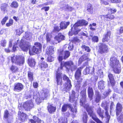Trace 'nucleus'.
<instances>
[{
	"mask_svg": "<svg viewBox=\"0 0 123 123\" xmlns=\"http://www.w3.org/2000/svg\"><path fill=\"white\" fill-rule=\"evenodd\" d=\"M18 114L19 115H20V120L21 121L24 122L26 120L27 117L26 114L19 111Z\"/></svg>",
	"mask_w": 123,
	"mask_h": 123,
	"instance_id": "obj_21",
	"label": "nucleus"
},
{
	"mask_svg": "<svg viewBox=\"0 0 123 123\" xmlns=\"http://www.w3.org/2000/svg\"><path fill=\"white\" fill-rule=\"evenodd\" d=\"M117 120L118 122H120L121 123H123V112L121 113L119 116L118 117Z\"/></svg>",
	"mask_w": 123,
	"mask_h": 123,
	"instance_id": "obj_43",
	"label": "nucleus"
},
{
	"mask_svg": "<svg viewBox=\"0 0 123 123\" xmlns=\"http://www.w3.org/2000/svg\"><path fill=\"white\" fill-rule=\"evenodd\" d=\"M97 73L98 75H99L100 77L102 78L103 77V72L101 70H99Z\"/></svg>",
	"mask_w": 123,
	"mask_h": 123,
	"instance_id": "obj_52",
	"label": "nucleus"
},
{
	"mask_svg": "<svg viewBox=\"0 0 123 123\" xmlns=\"http://www.w3.org/2000/svg\"><path fill=\"white\" fill-rule=\"evenodd\" d=\"M60 3L61 5V9L62 10L71 11L73 9L72 7L69 6L68 4L63 1L61 2Z\"/></svg>",
	"mask_w": 123,
	"mask_h": 123,
	"instance_id": "obj_16",
	"label": "nucleus"
},
{
	"mask_svg": "<svg viewBox=\"0 0 123 123\" xmlns=\"http://www.w3.org/2000/svg\"><path fill=\"white\" fill-rule=\"evenodd\" d=\"M69 108L70 109V111L73 112V113L74 114L76 113L77 112V108L76 105L74 106V108H73L71 107H71H70Z\"/></svg>",
	"mask_w": 123,
	"mask_h": 123,
	"instance_id": "obj_48",
	"label": "nucleus"
},
{
	"mask_svg": "<svg viewBox=\"0 0 123 123\" xmlns=\"http://www.w3.org/2000/svg\"><path fill=\"white\" fill-rule=\"evenodd\" d=\"M81 47L82 49L84 50L87 52H89L91 51V49L89 47L85 45L82 44L81 46Z\"/></svg>",
	"mask_w": 123,
	"mask_h": 123,
	"instance_id": "obj_39",
	"label": "nucleus"
},
{
	"mask_svg": "<svg viewBox=\"0 0 123 123\" xmlns=\"http://www.w3.org/2000/svg\"><path fill=\"white\" fill-rule=\"evenodd\" d=\"M8 6L7 4L4 3L2 4L1 7V10L4 12L7 11L6 7Z\"/></svg>",
	"mask_w": 123,
	"mask_h": 123,
	"instance_id": "obj_38",
	"label": "nucleus"
},
{
	"mask_svg": "<svg viewBox=\"0 0 123 123\" xmlns=\"http://www.w3.org/2000/svg\"><path fill=\"white\" fill-rule=\"evenodd\" d=\"M53 33H46V40L47 43H49L51 40V39L52 37V34Z\"/></svg>",
	"mask_w": 123,
	"mask_h": 123,
	"instance_id": "obj_29",
	"label": "nucleus"
},
{
	"mask_svg": "<svg viewBox=\"0 0 123 123\" xmlns=\"http://www.w3.org/2000/svg\"><path fill=\"white\" fill-rule=\"evenodd\" d=\"M119 61L117 59L116 56L112 57L110 59V65L112 68L119 66Z\"/></svg>",
	"mask_w": 123,
	"mask_h": 123,
	"instance_id": "obj_13",
	"label": "nucleus"
},
{
	"mask_svg": "<svg viewBox=\"0 0 123 123\" xmlns=\"http://www.w3.org/2000/svg\"><path fill=\"white\" fill-rule=\"evenodd\" d=\"M111 35L110 31H108L107 34H105L102 40V41L103 42L105 41H108L110 38V36Z\"/></svg>",
	"mask_w": 123,
	"mask_h": 123,
	"instance_id": "obj_28",
	"label": "nucleus"
},
{
	"mask_svg": "<svg viewBox=\"0 0 123 123\" xmlns=\"http://www.w3.org/2000/svg\"><path fill=\"white\" fill-rule=\"evenodd\" d=\"M93 69L92 67H87L85 69L83 72L84 74H91V71H90V70H91Z\"/></svg>",
	"mask_w": 123,
	"mask_h": 123,
	"instance_id": "obj_33",
	"label": "nucleus"
},
{
	"mask_svg": "<svg viewBox=\"0 0 123 123\" xmlns=\"http://www.w3.org/2000/svg\"><path fill=\"white\" fill-rule=\"evenodd\" d=\"M123 107L122 105L120 103H118L117 104L116 106V114L118 116L119 113L122 111Z\"/></svg>",
	"mask_w": 123,
	"mask_h": 123,
	"instance_id": "obj_19",
	"label": "nucleus"
},
{
	"mask_svg": "<svg viewBox=\"0 0 123 123\" xmlns=\"http://www.w3.org/2000/svg\"><path fill=\"white\" fill-rule=\"evenodd\" d=\"M101 3L102 4L105 5H108L109 4L108 1L104 0H101Z\"/></svg>",
	"mask_w": 123,
	"mask_h": 123,
	"instance_id": "obj_64",
	"label": "nucleus"
},
{
	"mask_svg": "<svg viewBox=\"0 0 123 123\" xmlns=\"http://www.w3.org/2000/svg\"><path fill=\"white\" fill-rule=\"evenodd\" d=\"M108 103L106 101H104L102 104V106L104 107L105 109H108Z\"/></svg>",
	"mask_w": 123,
	"mask_h": 123,
	"instance_id": "obj_40",
	"label": "nucleus"
},
{
	"mask_svg": "<svg viewBox=\"0 0 123 123\" xmlns=\"http://www.w3.org/2000/svg\"><path fill=\"white\" fill-rule=\"evenodd\" d=\"M61 69H62L63 67L64 66L67 70H70L72 71L74 70L77 67L76 66L74 65L73 62L71 61L65 62H62L61 63Z\"/></svg>",
	"mask_w": 123,
	"mask_h": 123,
	"instance_id": "obj_4",
	"label": "nucleus"
},
{
	"mask_svg": "<svg viewBox=\"0 0 123 123\" xmlns=\"http://www.w3.org/2000/svg\"><path fill=\"white\" fill-rule=\"evenodd\" d=\"M69 22H62L60 24V28L61 29H65L67 27V26L69 25Z\"/></svg>",
	"mask_w": 123,
	"mask_h": 123,
	"instance_id": "obj_27",
	"label": "nucleus"
},
{
	"mask_svg": "<svg viewBox=\"0 0 123 123\" xmlns=\"http://www.w3.org/2000/svg\"><path fill=\"white\" fill-rule=\"evenodd\" d=\"M70 53L68 51L64 52L62 50L60 52L59 57L58 60L60 61H62L63 59H66L70 56Z\"/></svg>",
	"mask_w": 123,
	"mask_h": 123,
	"instance_id": "obj_10",
	"label": "nucleus"
},
{
	"mask_svg": "<svg viewBox=\"0 0 123 123\" xmlns=\"http://www.w3.org/2000/svg\"><path fill=\"white\" fill-rule=\"evenodd\" d=\"M87 117V113L86 112H84L83 114L82 118L83 121L84 123H86Z\"/></svg>",
	"mask_w": 123,
	"mask_h": 123,
	"instance_id": "obj_41",
	"label": "nucleus"
},
{
	"mask_svg": "<svg viewBox=\"0 0 123 123\" xmlns=\"http://www.w3.org/2000/svg\"><path fill=\"white\" fill-rule=\"evenodd\" d=\"M14 42H15L14 40H10L9 42V47L7 48H6L5 49V51L6 52H9L11 51V49L10 48L12 47V42L14 43Z\"/></svg>",
	"mask_w": 123,
	"mask_h": 123,
	"instance_id": "obj_30",
	"label": "nucleus"
},
{
	"mask_svg": "<svg viewBox=\"0 0 123 123\" xmlns=\"http://www.w3.org/2000/svg\"><path fill=\"white\" fill-rule=\"evenodd\" d=\"M9 114L8 111L6 110L5 111L4 114V117L6 118H8L9 117Z\"/></svg>",
	"mask_w": 123,
	"mask_h": 123,
	"instance_id": "obj_53",
	"label": "nucleus"
},
{
	"mask_svg": "<svg viewBox=\"0 0 123 123\" xmlns=\"http://www.w3.org/2000/svg\"><path fill=\"white\" fill-rule=\"evenodd\" d=\"M18 6V4L16 1H13L11 3V7H14L15 8H17Z\"/></svg>",
	"mask_w": 123,
	"mask_h": 123,
	"instance_id": "obj_46",
	"label": "nucleus"
},
{
	"mask_svg": "<svg viewBox=\"0 0 123 123\" xmlns=\"http://www.w3.org/2000/svg\"><path fill=\"white\" fill-rule=\"evenodd\" d=\"M87 10L88 12L91 13H92V12L93 8L92 5L91 4H89L88 5Z\"/></svg>",
	"mask_w": 123,
	"mask_h": 123,
	"instance_id": "obj_44",
	"label": "nucleus"
},
{
	"mask_svg": "<svg viewBox=\"0 0 123 123\" xmlns=\"http://www.w3.org/2000/svg\"><path fill=\"white\" fill-rule=\"evenodd\" d=\"M14 40L15 42H14V43L12 42V43L13 44V48L12 49H11V51H15L17 49V47L15 46L19 42V41L18 40H17L16 41L15 40Z\"/></svg>",
	"mask_w": 123,
	"mask_h": 123,
	"instance_id": "obj_36",
	"label": "nucleus"
},
{
	"mask_svg": "<svg viewBox=\"0 0 123 123\" xmlns=\"http://www.w3.org/2000/svg\"><path fill=\"white\" fill-rule=\"evenodd\" d=\"M23 106L25 110L29 111L34 107V104L32 100H30L24 102Z\"/></svg>",
	"mask_w": 123,
	"mask_h": 123,
	"instance_id": "obj_8",
	"label": "nucleus"
},
{
	"mask_svg": "<svg viewBox=\"0 0 123 123\" xmlns=\"http://www.w3.org/2000/svg\"><path fill=\"white\" fill-rule=\"evenodd\" d=\"M30 45V43L29 42L24 41L23 40H22L19 44L20 48L24 51H26L29 48Z\"/></svg>",
	"mask_w": 123,
	"mask_h": 123,
	"instance_id": "obj_11",
	"label": "nucleus"
},
{
	"mask_svg": "<svg viewBox=\"0 0 123 123\" xmlns=\"http://www.w3.org/2000/svg\"><path fill=\"white\" fill-rule=\"evenodd\" d=\"M98 38L97 36H94L92 38V40L93 42H98Z\"/></svg>",
	"mask_w": 123,
	"mask_h": 123,
	"instance_id": "obj_57",
	"label": "nucleus"
},
{
	"mask_svg": "<svg viewBox=\"0 0 123 123\" xmlns=\"http://www.w3.org/2000/svg\"><path fill=\"white\" fill-rule=\"evenodd\" d=\"M108 76L110 82L111 83V81H113L114 79L113 75L110 73H109L108 74Z\"/></svg>",
	"mask_w": 123,
	"mask_h": 123,
	"instance_id": "obj_51",
	"label": "nucleus"
},
{
	"mask_svg": "<svg viewBox=\"0 0 123 123\" xmlns=\"http://www.w3.org/2000/svg\"><path fill=\"white\" fill-rule=\"evenodd\" d=\"M109 11L111 13H114L117 11V10L114 8H110L109 9Z\"/></svg>",
	"mask_w": 123,
	"mask_h": 123,
	"instance_id": "obj_60",
	"label": "nucleus"
},
{
	"mask_svg": "<svg viewBox=\"0 0 123 123\" xmlns=\"http://www.w3.org/2000/svg\"><path fill=\"white\" fill-rule=\"evenodd\" d=\"M63 78L64 80L66 81L64 88V90L67 92L68 91H69L72 85L71 81L69 78L65 75L63 76Z\"/></svg>",
	"mask_w": 123,
	"mask_h": 123,
	"instance_id": "obj_9",
	"label": "nucleus"
},
{
	"mask_svg": "<svg viewBox=\"0 0 123 123\" xmlns=\"http://www.w3.org/2000/svg\"><path fill=\"white\" fill-rule=\"evenodd\" d=\"M101 95L98 91H96L95 101L96 103H99L101 99Z\"/></svg>",
	"mask_w": 123,
	"mask_h": 123,
	"instance_id": "obj_18",
	"label": "nucleus"
},
{
	"mask_svg": "<svg viewBox=\"0 0 123 123\" xmlns=\"http://www.w3.org/2000/svg\"><path fill=\"white\" fill-rule=\"evenodd\" d=\"M17 34L18 35H20L22 33V30L21 29H19L16 30Z\"/></svg>",
	"mask_w": 123,
	"mask_h": 123,
	"instance_id": "obj_63",
	"label": "nucleus"
},
{
	"mask_svg": "<svg viewBox=\"0 0 123 123\" xmlns=\"http://www.w3.org/2000/svg\"><path fill=\"white\" fill-rule=\"evenodd\" d=\"M58 123H66L65 118L63 117H61L59 119Z\"/></svg>",
	"mask_w": 123,
	"mask_h": 123,
	"instance_id": "obj_49",
	"label": "nucleus"
},
{
	"mask_svg": "<svg viewBox=\"0 0 123 123\" xmlns=\"http://www.w3.org/2000/svg\"><path fill=\"white\" fill-rule=\"evenodd\" d=\"M65 37L62 35L61 33L58 34L57 35H56L54 37V41L53 43H60L62 40H64Z\"/></svg>",
	"mask_w": 123,
	"mask_h": 123,
	"instance_id": "obj_14",
	"label": "nucleus"
},
{
	"mask_svg": "<svg viewBox=\"0 0 123 123\" xmlns=\"http://www.w3.org/2000/svg\"><path fill=\"white\" fill-rule=\"evenodd\" d=\"M11 60L12 62L20 65L23 64L25 62L24 57L21 56H14L12 57Z\"/></svg>",
	"mask_w": 123,
	"mask_h": 123,
	"instance_id": "obj_6",
	"label": "nucleus"
},
{
	"mask_svg": "<svg viewBox=\"0 0 123 123\" xmlns=\"http://www.w3.org/2000/svg\"><path fill=\"white\" fill-rule=\"evenodd\" d=\"M67 46L68 47V49L70 50H72L73 48V45L72 44L71 45H65L64 46V48H66V47Z\"/></svg>",
	"mask_w": 123,
	"mask_h": 123,
	"instance_id": "obj_56",
	"label": "nucleus"
},
{
	"mask_svg": "<svg viewBox=\"0 0 123 123\" xmlns=\"http://www.w3.org/2000/svg\"><path fill=\"white\" fill-rule=\"evenodd\" d=\"M49 93V90L46 89H43V92L41 95H39L37 97L36 99V103L39 104L41 102V101L43 100L48 96Z\"/></svg>",
	"mask_w": 123,
	"mask_h": 123,
	"instance_id": "obj_5",
	"label": "nucleus"
},
{
	"mask_svg": "<svg viewBox=\"0 0 123 123\" xmlns=\"http://www.w3.org/2000/svg\"><path fill=\"white\" fill-rule=\"evenodd\" d=\"M54 55L50 56L48 57V60L49 62H51L54 60Z\"/></svg>",
	"mask_w": 123,
	"mask_h": 123,
	"instance_id": "obj_54",
	"label": "nucleus"
},
{
	"mask_svg": "<svg viewBox=\"0 0 123 123\" xmlns=\"http://www.w3.org/2000/svg\"><path fill=\"white\" fill-rule=\"evenodd\" d=\"M115 105L114 103L113 102H111L110 106V112H111V111L113 109V107Z\"/></svg>",
	"mask_w": 123,
	"mask_h": 123,
	"instance_id": "obj_62",
	"label": "nucleus"
},
{
	"mask_svg": "<svg viewBox=\"0 0 123 123\" xmlns=\"http://www.w3.org/2000/svg\"><path fill=\"white\" fill-rule=\"evenodd\" d=\"M82 68H78L75 72V79L77 80V82L76 85L75 86L76 89L78 92L80 88L81 84L82 79L81 77V70Z\"/></svg>",
	"mask_w": 123,
	"mask_h": 123,
	"instance_id": "obj_3",
	"label": "nucleus"
},
{
	"mask_svg": "<svg viewBox=\"0 0 123 123\" xmlns=\"http://www.w3.org/2000/svg\"><path fill=\"white\" fill-rule=\"evenodd\" d=\"M108 109H105V115L108 119L109 120L110 118V116L109 115L108 112Z\"/></svg>",
	"mask_w": 123,
	"mask_h": 123,
	"instance_id": "obj_58",
	"label": "nucleus"
},
{
	"mask_svg": "<svg viewBox=\"0 0 123 123\" xmlns=\"http://www.w3.org/2000/svg\"><path fill=\"white\" fill-rule=\"evenodd\" d=\"M11 70L13 72H15L18 71V68L16 66L12 65L11 67L10 68Z\"/></svg>",
	"mask_w": 123,
	"mask_h": 123,
	"instance_id": "obj_47",
	"label": "nucleus"
},
{
	"mask_svg": "<svg viewBox=\"0 0 123 123\" xmlns=\"http://www.w3.org/2000/svg\"><path fill=\"white\" fill-rule=\"evenodd\" d=\"M88 97L90 100L92 99L94 94L93 90L92 87H89L88 88Z\"/></svg>",
	"mask_w": 123,
	"mask_h": 123,
	"instance_id": "obj_22",
	"label": "nucleus"
},
{
	"mask_svg": "<svg viewBox=\"0 0 123 123\" xmlns=\"http://www.w3.org/2000/svg\"><path fill=\"white\" fill-rule=\"evenodd\" d=\"M112 68H113V71L115 74H119L121 72V68L119 66Z\"/></svg>",
	"mask_w": 123,
	"mask_h": 123,
	"instance_id": "obj_31",
	"label": "nucleus"
},
{
	"mask_svg": "<svg viewBox=\"0 0 123 123\" xmlns=\"http://www.w3.org/2000/svg\"><path fill=\"white\" fill-rule=\"evenodd\" d=\"M6 43V42L5 40H3L1 41V46L3 47L5 46Z\"/></svg>",
	"mask_w": 123,
	"mask_h": 123,
	"instance_id": "obj_55",
	"label": "nucleus"
},
{
	"mask_svg": "<svg viewBox=\"0 0 123 123\" xmlns=\"http://www.w3.org/2000/svg\"><path fill=\"white\" fill-rule=\"evenodd\" d=\"M33 73L31 71H29L28 72V76L29 80L32 82L33 80Z\"/></svg>",
	"mask_w": 123,
	"mask_h": 123,
	"instance_id": "obj_37",
	"label": "nucleus"
},
{
	"mask_svg": "<svg viewBox=\"0 0 123 123\" xmlns=\"http://www.w3.org/2000/svg\"><path fill=\"white\" fill-rule=\"evenodd\" d=\"M28 64L31 67H33L36 64V62L34 59L29 58L28 60Z\"/></svg>",
	"mask_w": 123,
	"mask_h": 123,
	"instance_id": "obj_26",
	"label": "nucleus"
},
{
	"mask_svg": "<svg viewBox=\"0 0 123 123\" xmlns=\"http://www.w3.org/2000/svg\"><path fill=\"white\" fill-rule=\"evenodd\" d=\"M75 92L72 91V94L71 95H70V99H69V101L71 102H74V103H76V102L75 101L76 98L75 97Z\"/></svg>",
	"mask_w": 123,
	"mask_h": 123,
	"instance_id": "obj_24",
	"label": "nucleus"
},
{
	"mask_svg": "<svg viewBox=\"0 0 123 123\" xmlns=\"http://www.w3.org/2000/svg\"><path fill=\"white\" fill-rule=\"evenodd\" d=\"M90 59H89L87 56H86V55H82L79 58V63H80L84 61H86L87 62H85V64H84V66H86L88 64L87 61H90Z\"/></svg>",
	"mask_w": 123,
	"mask_h": 123,
	"instance_id": "obj_17",
	"label": "nucleus"
},
{
	"mask_svg": "<svg viewBox=\"0 0 123 123\" xmlns=\"http://www.w3.org/2000/svg\"><path fill=\"white\" fill-rule=\"evenodd\" d=\"M71 107V105L69 104H64L62 106V111L63 112H65L66 111L68 108Z\"/></svg>",
	"mask_w": 123,
	"mask_h": 123,
	"instance_id": "obj_35",
	"label": "nucleus"
},
{
	"mask_svg": "<svg viewBox=\"0 0 123 123\" xmlns=\"http://www.w3.org/2000/svg\"><path fill=\"white\" fill-rule=\"evenodd\" d=\"M87 85V82L85 81L84 82L82 87H81L82 90L80 93L81 96V98L80 102V105L81 106L84 107L87 112L88 115L92 117L93 119L97 123H102V122L96 117L95 114L93 111L92 107L90 106L88 104H87L84 105L86 100V88H85V87Z\"/></svg>",
	"mask_w": 123,
	"mask_h": 123,
	"instance_id": "obj_1",
	"label": "nucleus"
},
{
	"mask_svg": "<svg viewBox=\"0 0 123 123\" xmlns=\"http://www.w3.org/2000/svg\"><path fill=\"white\" fill-rule=\"evenodd\" d=\"M61 73H58L57 71L56 74V78L57 81L58 85H62V79L61 78Z\"/></svg>",
	"mask_w": 123,
	"mask_h": 123,
	"instance_id": "obj_23",
	"label": "nucleus"
},
{
	"mask_svg": "<svg viewBox=\"0 0 123 123\" xmlns=\"http://www.w3.org/2000/svg\"><path fill=\"white\" fill-rule=\"evenodd\" d=\"M88 22L84 20H81L76 23L73 27H72L71 31L69 32V36H72L74 34H77L80 30L78 29V27L79 26L86 25L88 24Z\"/></svg>",
	"mask_w": 123,
	"mask_h": 123,
	"instance_id": "obj_2",
	"label": "nucleus"
},
{
	"mask_svg": "<svg viewBox=\"0 0 123 123\" xmlns=\"http://www.w3.org/2000/svg\"><path fill=\"white\" fill-rule=\"evenodd\" d=\"M98 88L99 89H102L105 87V83L102 81H101L99 82L98 84Z\"/></svg>",
	"mask_w": 123,
	"mask_h": 123,
	"instance_id": "obj_32",
	"label": "nucleus"
},
{
	"mask_svg": "<svg viewBox=\"0 0 123 123\" xmlns=\"http://www.w3.org/2000/svg\"><path fill=\"white\" fill-rule=\"evenodd\" d=\"M48 67V65L45 61L42 62L41 64V67L42 70H43L44 68H46Z\"/></svg>",
	"mask_w": 123,
	"mask_h": 123,
	"instance_id": "obj_42",
	"label": "nucleus"
},
{
	"mask_svg": "<svg viewBox=\"0 0 123 123\" xmlns=\"http://www.w3.org/2000/svg\"><path fill=\"white\" fill-rule=\"evenodd\" d=\"M41 44L38 42H36L35 43V46H33L32 50L30 49L29 53L31 55H33V53L37 54L41 52V49L42 48Z\"/></svg>",
	"mask_w": 123,
	"mask_h": 123,
	"instance_id": "obj_7",
	"label": "nucleus"
},
{
	"mask_svg": "<svg viewBox=\"0 0 123 123\" xmlns=\"http://www.w3.org/2000/svg\"><path fill=\"white\" fill-rule=\"evenodd\" d=\"M8 17L6 16L1 21V23L2 25H4L6 20L8 19Z\"/></svg>",
	"mask_w": 123,
	"mask_h": 123,
	"instance_id": "obj_59",
	"label": "nucleus"
},
{
	"mask_svg": "<svg viewBox=\"0 0 123 123\" xmlns=\"http://www.w3.org/2000/svg\"><path fill=\"white\" fill-rule=\"evenodd\" d=\"M48 109L49 113H51L55 111L56 108L53 106L52 105H49L48 106Z\"/></svg>",
	"mask_w": 123,
	"mask_h": 123,
	"instance_id": "obj_25",
	"label": "nucleus"
},
{
	"mask_svg": "<svg viewBox=\"0 0 123 123\" xmlns=\"http://www.w3.org/2000/svg\"><path fill=\"white\" fill-rule=\"evenodd\" d=\"M38 119V117L34 116L33 117V119H30L29 120V121L31 123H36Z\"/></svg>",
	"mask_w": 123,
	"mask_h": 123,
	"instance_id": "obj_45",
	"label": "nucleus"
},
{
	"mask_svg": "<svg viewBox=\"0 0 123 123\" xmlns=\"http://www.w3.org/2000/svg\"><path fill=\"white\" fill-rule=\"evenodd\" d=\"M26 38L27 40H30L32 38V34L29 33H26Z\"/></svg>",
	"mask_w": 123,
	"mask_h": 123,
	"instance_id": "obj_50",
	"label": "nucleus"
},
{
	"mask_svg": "<svg viewBox=\"0 0 123 123\" xmlns=\"http://www.w3.org/2000/svg\"><path fill=\"white\" fill-rule=\"evenodd\" d=\"M104 111H101V109L99 107L98 108V109L97 110V112L99 116L103 119L104 117L103 116V114Z\"/></svg>",
	"mask_w": 123,
	"mask_h": 123,
	"instance_id": "obj_34",
	"label": "nucleus"
},
{
	"mask_svg": "<svg viewBox=\"0 0 123 123\" xmlns=\"http://www.w3.org/2000/svg\"><path fill=\"white\" fill-rule=\"evenodd\" d=\"M98 52L101 54H103L108 51L107 45L103 43H99V44Z\"/></svg>",
	"mask_w": 123,
	"mask_h": 123,
	"instance_id": "obj_12",
	"label": "nucleus"
},
{
	"mask_svg": "<svg viewBox=\"0 0 123 123\" xmlns=\"http://www.w3.org/2000/svg\"><path fill=\"white\" fill-rule=\"evenodd\" d=\"M23 88V85L21 83H16L14 84L13 90L15 92H19L22 90Z\"/></svg>",
	"mask_w": 123,
	"mask_h": 123,
	"instance_id": "obj_15",
	"label": "nucleus"
},
{
	"mask_svg": "<svg viewBox=\"0 0 123 123\" xmlns=\"http://www.w3.org/2000/svg\"><path fill=\"white\" fill-rule=\"evenodd\" d=\"M53 48L51 46L47 47L46 50V54L48 55H51L54 53Z\"/></svg>",
	"mask_w": 123,
	"mask_h": 123,
	"instance_id": "obj_20",
	"label": "nucleus"
},
{
	"mask_svg": "<svg viewBox=\"0 0 123 123\" xmlns=\"http://www.w3.org/2000/svg\"><path fill=\"white\" fill-rule=\"evenodd\" d=\"M61 28H59L58 26H56L54 27V31H59L60 30Z\"/></svg>",
	"mask_w": 123,
	"mask_h": 123,
	"instance_id": "obj_61",
	"label": "nucleus"
}]
</instances>
